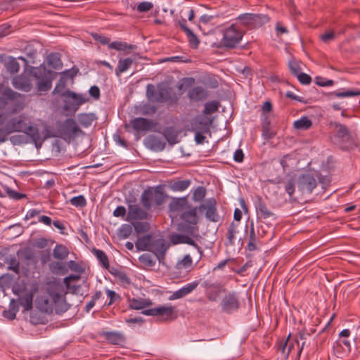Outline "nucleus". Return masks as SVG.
<instances>
[{
  "mask_svg": "<svg viewBox=\"0 0 360 360\" xmlns=\"http://www.w3.org/2000/svg\"><path fill=\"white\" fill-rule=\"evenodd\" d=\"M68 249L62 245H56L53 251V257L59 259H65L68 256Z\"/></svg>",
  "mask_w": 360,
  "mask_h": 360,
  "instance_id": "nucleus-37",
  "label": "nucleus"
},
{
  "mask_svg": "<svg viewBox=\"0 0 360 360\" xmlns=\"http://www.w3.org/2000/svg\"><path fill=\"white\" fill-rule=\"evenodd\" d=\"M142 314L146 316H159L162 321L174 320L177 316L175 307L170 304L146 309L142 311Z\"/></svg>",
  "mask_w": 360,
  "mask_h": 360,
  "instance_id": "nucleus-2",
  "label": "nucleus"
},
{
  "mask_svg": "<svg viewBox=\"0 0 360 360\" xmlns=\"http://www.w3.org/2000/svg\"><path fill=\"white\" fill-rule=\"evenodd\" d=\"M302 84H309L311 82V78L309 75L305 73L300 72L299 75L296 76Z\"/></svg>",
  "mask_w": 360,
  "mask_h": 360,
  "instance_id": "nucleus-62",
  "label": "nucleus"
},
{
  "mask_svg": "<svg viewBox=\"0 0 360 360\" xmlns=\"http://www.w3.org/2000/svg\"><path fill=\"white\" fill-rule=\"evenodd\" d=\"M96 256L99 259V261L102 263L105 268H108L109 266L108 259L105 253L100 250H97L95 251Z\"/></svg>",
  "mask_w": 360,
  "mask_h": 360,
  "instance_id": "nucleus-53",
  "label": "nucleus"
},
{
  "mask_svg": "<svg viewBox=\"0 0 360 360\" xmlns=\"http://www.w3.org/2000/svg\"><path fill=\"white\" fill-rule=\"evenodd\" d=\"M158 95V91H156L155 86L152 84H149L147 86V96L148 98L151 101H156V97Z\"/></svg>",
  "mask_w": 360,
  "mask_h": 360,
  "instance_id": "nucleus-58",
  "label": "nucleus"
},
{
  "mask_svg": "<svg viewBox=\"0 0 360 360\" xmlns=\"http://www.w3.org/2000/svg\"><path fill=\"white\" fill-rule=\"evenodd\" d=\"M93 121L94 117L91 115L80 114L78 115V122L85 127L90 126Z\"/></svg>",
  "mask_w": 360,
  "mask_h": 360,
  "instance_id": "nucleus-43",
  "label": "nucleus"
},
{
  "mask_svg": "<svg viewBox=\"0 0 360 360\" xmlns=\"http://www.w3.org/2000/svg\"><path fill=\"white\" fill-rule=\"evenodd\" d=\"M255 207L257 214L259 217L266 219L274 217V214L269 210L264 202L262 200L261 198H258Z\"/></svg>",
  "mask_w": 360,
  "mask_h": 360,
  "instance_id": "nucleus-23",
  "label": "nucleus"
},
{
  "mask_svg": "<svg viewBox=\"0 0 360 360\" xmlns=\"http://www.w3.org/2000/svg\"><path fill=\"white\" fill-rule=\"evenodd\" d=\"M199 285V281H195L183 286L178 290L172 292L168 297L169 301L181 299L191 293Z\"/></svg>",
  "mask_w": 360,
  "mask_h": 360,
  "instance_id": "nucleus-15",
  "label": "nucleus"
},
{
  "mask_svg": "<svg viewBox=\"0 0 360 360\" xmlns=\"http://www.w3.org/2000/svg\"><path fill=\"white\" fill-rule=\"evenodd\" d=\"M131 226L129 224H124L120 229V236L127 238L131 235Z\"/></svg>",
  "mask_w": 360,
  "mask_h": 360,
  "instance_id": "nucleus-56",
  "label": "nucleus"
},
{
  "mask_svg": "<svg viewBox=\"0 0 360 360\" xmlns=\"http://www.w3.org/2000/svg\"><path fill=\"white\" fill-rule=\"evenodd\" d=\"M186 35L191 46L193 48H197L199 44V40L198 37L193 34L192 31L186 34Z\"/></svg>",
  "mask_w": 360,
  "mask_h": 360,
  "instance_id": "nucleus-60",
  "label": "nucleus"
},
{
  "mask_svg": "<svg viewBox=\"0 0 360 360\" xmlns=\"http://www.w3.org/2000/svg\"><path fill=\"white\" fill-rule=\"evenodd\" d=\"M153 7V4L149 1H143L138 4L137 10L139 12H147L151 10Z\"/></svg>",
  "mask_w": 360,
  "mask_h": 360,
  "instance_id": "nucleus-57",
  "label": "nucleus"
},
{
  "mask_svg": "<svg viewBox=\"0 0 360 360\" xmlns=\"http://www.w3.org/2000/svg\"><path fill=\"white\" fill-rule=\"evenodd\" d=\"M238 223L232 222L228 229L227 231V239L231 245H233L235 243L236 240L238 238Z\"/></svg>",
  "mask_w": 360,
  "mask_h": 360,
  "instance_id": "nucleus-31",
  "label": "nucleus"
},
{
  "mask_svg": "<svg viewBox=\"0 0 360 360\" xmlns=\"http://www.w3.org/2000/svg\"><path fill=\"white\" fill-rule=\"evenodd\" d=\"M210 124L211 121L209 122L204 119L197 118L192 123L193 131L194 132L209 134Z\"/></svg>",
  "mask_w": 360,
  "mask_h": 360,
  "instance_id": "nucleus-25",
  "label": "nucleus"
},
{
  "mask_svg": "<svg viewBox=\"0 0 360 360\" xmlns=\"http://www.w3.org/2000/svg\"><path fill=\"white\" fill-rule=\"evenodd\" d=\"M115 278L118 283L123 286H128L131 284L129 276L123 271H118L115 274Z\"/></svg>",
  "mask_w": 360,
  "mask_h": 360,
  "instance_id": "nucleus-42",
  "label": "nucleus"
},
{
  "mask_svg": "<svg viewBox=\"0 0 360 360\" xmlns=\"http://www.w3.org/2000/svg\"><path fill=\"white\" fill-rule=\"evenodd\" d=\"M64 296V290L61 285H50L46 292L37 298L36 307L46 314L52 313L54 309L57 314L65 312L69 307Z\"/></svg>",
  "mask_w": 360,
  "mask_h": 360,
  "instance_id": "nucleus-1",
  "label": "nucleus"
},
{
  "mask_svg": "<svg viewBox=\"0 0 360 360\" xmlns=\"http://www.w3.org/2000/svg\"><path fill=\"white\" fill-rule=\"evenodd\" d=\"M238 20L243 25L249 27H256L268 22L270 18L267 15L264 14L245 13L240 15Z\"/></svg>",
  "mask_w": 360,
  "mask_h": 360,
  "instance_id": "nucleus-7",
  "label": "nucleus"
},
{
  "mask_svg": "<svg viewBox=\"0 0 360 360\" xmlns=\"http://www.w3.org/2000/svg\"><path fill=\"white\" fill-rule=\"evenodd\" d=\"M21 0H9L2 2L0 5L2 10H11L13 11L17 8Z\"/></svg>",
  "mask_w": 360,
  "mask_h": 360,
  "instance_id": "nucleus-46",
  "label": "nucleus"
},
{
  "mask_svg": "<svg viewBox=\"0 0 360 360\" xmlns=\"http://www.w3.org/2000/svg\"><path fill=\"white\" fill-rule=\"evenodd\" d=\"M153 304L150 299L144 298H132L129 299V307L131 309L140 310L143 309Z\"/></svg>",
  "mask_w": 360,
  "mask_h": 360,
  "instance_id": "nucleus-24",
  "label": "nucleus"
},
{
  "mask_svg": "<svg viewBox=\"0 0 360 360\" xmlns=\"http://www.w3.org/2000/svg\"><path fill=\"white\" fill-rule=\"evenodd\" d=\"M146 144L148 148L155 151H161L165 147V143L155 136H148L146 141Z\"/></svg>",
  "mask_w": 360,
  "mask_h": 360,
  "instance_id": "nucleus-27",
  "label": "nucleus"
},
{
  "mask_svg": "<svg viewBox=\"0 0 360 360\" xmlns=\"http://www.w3.org/2000/svg\"><path fill=\"white\" fill-rule=\"evenodd\" d=\"M134 229L137 232H144L148 229L147 223L137 222L134 224Z\"/></svg>",
  "mask_w": 360,
  "mask_h": 360,
  "instance_id": "nucleus-64",
  "label": "nucleus"
},
{
  "mask_svg": "<svg viewBox=\"0 0 360 360\" xmlns=\"http://www.w3.org/2000/svg\"><path fill=\"white\" fill-rule=\"evenodd\" d=\"M7 264H8V269L13 272L19 273V262L15 257H11L8 259Z\"/></svg>",
  "mask_w": 360,
  "mask_h": 360,
  "instance_id": "nucleus-52",
  "label": "nucleus"
},
{
  "mask_svg": "<svg viewBox=\"0 0 360 360\" xmlns=\"http://www.w3.org/2000/svg\"><path fill=\"white\" fill-rule=\"evenodd\" d=\"M11 84L14 88L25 92H29L32 88L30 79L23 75L15 77L12 79Z\"/></svg>",
  "mask_w": 360,
  "mask_h": 360,
  "instance_id": "nucleus-16",
  "label": "nucleus"
},
{
  "mask_svg": "<svg viewBox=\"0 0 360 360\" xmlns=\"http://www.w3.org/2000/svg\"><path fill=\"white\" fill-rule=\"evenodd\" d=\"M139 262L147 267H152L155 264V261L148 254H143L139 257Z\"/></svg>",
  "mask_w": 360,
  "mask_h": 360,
  "instance_id": "nucleus-45",
  "label": "nucleus"
},
{
  "mask_svg": "<svg viewBox=\"0 0 360 360\" xmlns=\"http://www.w3.org/2000/svg\"><path fill=\"white\" fill-rule=\"evenodd\" d=\"M170 241L173 245L179 243H186L189 245H194V241L187 236L181 234H173L170 236Z\"/></svg>",
  "mask_w": 360,
  "mask_h": 360,
  "instance_id": "nucleus-34",
  "label": "nucleus"
},
{
  "mask_svg": "<svg viewBox=\"0 0 360 360\" xmlns=\"http://www.w3.org/2000/svg\"><path fill=\"white\" fill-rule=\"evenodd\" d=\"M134 60L130 58L120 59L117 67L115 70L116 75L119 76L121 73L126 72L132 65Z\"/></svg>",
  "mask_w": 360,
  "mask_h": 360,
  "instance_id": "nucleus-32",
  "label": "nucleus"
},
{
  "mask_svg": "<svg viewBox=\"0 0 360 360\" xmlns=\"http://www.w3.org/2000/svg\"><path fill=\"white\" fill-rule=\"evenodd\" d=\"M147 217V212L137 205H130L128 208L127 220L143 219Z\"/></svg>",
  "mask_w": 360,
  "mask_h": 360,
  "instance_id": "nucleus-20",
  "label": "nucleus"
},
{
  "mask_svg": "<svg viewBox=\"0 0 360 360\" xmlns=\"http://www.w3.org/2000/svg\"><path fill=\"white\" fill-rule=\"evenodd\" d=\"M181 219L186 224L195 225L198 222V216L197 214V208L192 207L190 205L181 214Z\"/></svg>",
  "mask_w": 360,
  "mask_h": 360,
  "instance_id": "nucleus-18",
  "label": "nucleus"
},
{
  "mask_svg": "<svg viewBox=\"0 0 360 360\" xmlns=\"http://www.w3.org/2000/svg\"><path fill=\"white\" fill-rule=\"evenodd\" d=\"M131 124L136 131H148L153 127V122L148 119L136 117L131 121Z\"/></svg>",
  "mask_w": 360,
  "mask_h": 360,
  "instance_id": "nucleus-17",
  "label": "nucleus"
},
{
  "mask_svg": "<svg viewBox=\"0 0 360 360\" xmlns=\"http://www.w3.org/2000/svg\"><path fill=\"white\" fill-rule=\"evenodd\" d=\"M359 95H360V91H359V90H356V91L349 90V91H345L342 92L335 91V92H332L330 94V96H335L338 98L356 96H359Z\"/></svg>",
  "mask_w": 360,
  "mask_h": 360,
  "instance_id": "nucleus-44",
  "label": "nucleus"
},
{
  "mask_svg": "<svg viewBox=\"0 0 360 360\" xmlns=\"http://www.w3.org/2000/svg\"><path fill=\"white\" fill-rule=\"evenodd\" d=\"M52 86V82L50 79H42L39 81L37 84V89L39 91H47Z\"/></svg>",
  "mask_w": 360,
  "mask_h": 360,
  "instance_id": "nucleus-47",
  "label": "nucleus"
},
{
  "mask_svg": "<svg viewBox=\"0 0 360 360\" xmlns=\"http://www.w3.org/2000/svg\"><path fill=\"white\" fill-rule=\"evenodd\" d=\"M155 98L157 102H165L169 101L171 98L170 89L165 85L160 86Z\"/></svg>",
  "mask_w": 360,
  "mask_h": 360,
  "instance_id": "nucleus-30",
  "label": "nucleus"
},
{
  "mask_svg": "<svg viewBox=\"0 0 360 360\" xmlns=\"http://www.w3.org/2000/svg\"><path fill=\"white\" fill-rule=\"evenodd\" d=\"M153 240V238L151 236H144L138 238L136 242V247L141 251H150L153 248V247H151Z\"/></svg>",
  "mask_w": 360,
  "mask_h": 360,
  "instance_id": "nucleus-26",
  "label": "nucleus"
},
{
  "mask_svg": "<svg viewBox=\"0 0 360 360\" xmlns=\"http://www.w3.org/2000/svg\"><path fill=\"white\" fill-rule=\"evenodd\" d=\"M194 82H195V79L193 78H191V77L184 78L179 82L178 88L181 91H185L187 87L193 85Z\"/></svg>",
  "mask_w": 360,
  "mask_h": 360,
  "instance_id": "nucleus-51",
  "label": "nucleus"
},
{
  "mask_svg": "<svg viewBox=\"0 0 360 360\" xmlns=\"http://www.w3.org/2000/svg\"><path fill=\"white\" fill-rule=\"evenodd\" d=\"M193 259L189 255H186L184 258L178 262L176 264L175 268L181 272L183 271L189 272L192 269Z\"/></svg>",
  "mask_w": 360,
  "mask_h": 360,
  "instance_id": "nucleus-29",
  "label": "nucleus"
},
{
  "mask_svg": "<svg viewBox=\"0 0 360 360\" xmlns=\"http://www.w3.org/2000/svg\"><path fill=\"white\" fill-rule=\"evenodd\" d=\"M108 48L115 49L117 51H125L127 49L134 50L136 48V46L134 45L128 44L125 42L113 41L108 44Z\"/></svg>",
  "mask_w": 360,
  "mask_h": 360,
  "instance_id": "nucleus-36",
  "label": "nucleus"
},
{
  "mask_svg": "<svg viewBox=\"0 0 360 360\" xmlns=\"http://www.w3.org/2000/svg\"><path fill=\"white\" fill-rule=\"evenodd\" d=\"M191 185L190 180H179L172 182L169 184V188L173 191H184L188 188Z\"/></svg>",
  "mask_w": 360,
  "mask_h": 360,
  "instance_id": "nucleus-33",
  "label": "nucleus"
},
{
  "mask_svg": "<svg viewBox=\"0 0 360 360\" xmlns=\"http://www.w3.org/2000/svg\"><path fill=\"white\" fill-rule=\"evenodd\" d=\"M18 311V309L15 304V300L13 299L11 301L9 309L4 311L3 315L5 318L9 320H13L15 318Z\"/></svg>",
  "mask_w": 360,
  "mask_h": 360,
  "instance_id": "nucleus-40",
  "label": "nucleus"
},
{
  "mask_svg": "<svg viewBox=\"0 0 360 360\" xmlns=\"http://www.w3.org/2000/svg\"><path fill=\"white\" fill-rule=\"evenodd\" d=\"M169 245L165 242L163 238H153L152 246L153 248L150 252H153L160 262L165 259V253L169 248Z\"/></svg>",
  "mask_w": 360,
  "mask_h": 360,
  "instance_id": "nucleus-12",
  "label": "nucleus"
},
{
  "mask_svg": "<svg viewBox=\"0 0 360 360\" xmlns=\"http://www.w3.org/2000/svg\"><path fill=\"white\" fill-rule=\"evenodd\" d=\"M24 133L27 134L36 145L38 143L41 144L44 140L46 138H42L38 128L31 122L29 123Z\"/></svg>",
  "mask_w": 360,
  "mask_h": 360,
  "instance_id": "nucleus-21",
  "label": "nucleus"
},
{
  "mask_svg": "<svg viewBox=\"0 0 360 360\" xmlns=\"http://www.w3.org/2000/svg\"><path fill=\"white\" fill-rule=\"evenodd\" d=\"M316 84L320 86H329L333 84V81L331 79H325L321 77H316Z\"/></svg>",
  "mask_w": 360,
  "mask_h": 360,
  "instance_id": "nucleus-61",
  "label": "nucleus"
},
{
  "mask_svg": "<svg viewBox=\"0 0 360 360\" xmlns=\"http://www.w3.org/2000/svg\"><path fill=\"white\" fill-rule=\"evenodd\" d=\"M312 125L311 121L307 117H302L300 120L294 122L293 127L298 130H307Z\"/></svg>",
  "mask_w": 360,
  "mask_h": 360,
  "instance_id": "nucleus-35",
  "label": "nucleus"
},
{
  "mask_svg": "<svg viewBox=\"0 0 360 360\" xmlns=\"http://www.w3.org/2000/svg\"><path fill=\"white\" fill-rule=\"evenodd\" d=\"M206 195V190L202 187H198L193 192V199L195 202L201 201Z\"/></svg>",
  "mask_w": 360,
  "mask_h": 360,
  "instance_id": "nucleus-48",
  "label": "nucleus"
},
{
  "mask_svg": "<svg viewBox=\"0 0 360 360\" xmlns=\"http://www.w3.org/2000/svg\"><path fill=\"white\" fill-rule=\"evenodd\" d=\"M70 203L75 207H84L86 200L83 195H79L70 199Z\"/></svg>",
  "mask_w": 360,
  "mask_h": 360,
  "instance_id": "nucleus-54",
  "label": "nucleus"
},
{
  "mask_svg": "<svg viewBox=\"0 0 360 360\" xmlns=\"http://www.w3.org/2000/svg\"><path fill=\"white\" fill-rule=\"evenodd\" d=\"M316 186V179L311 174H304L298 178V188L303 193H311Z\"/></svg>",
  "mask_w": 360,
  "mask_h": 360,
  "instance_id": "nucleus-9",
  "label": "nucleus"
},
{
  "mask_svg": "<svg viewBox=\"0 0 360 360\" xmlns=\"http://www.w3.org/2000/svg\"><path fill=\"white\" fill-rule=\"evenodd\" d=\"M201 286L205 290L206 298L210 302L218 301L221 295L226 291V289L221 283L209 280L204 281L201 283Z\"/></svg>",
  "mask_w": 360,
  "mask_h": 360,
  "instance_id": "nucleus-5",
  "label": "nucleus"
},
{
  "mask_svg": "<svg viewBox=\"0 0 360 360\" xmlns=\"http://www.w3.org/2000/svg\"><path fill=\"white\" fill-rule=\"evenodd\" d=\"M220 306L223 311L231 313L239 308V301L234 292H229L223 297Z\"/></svg>",
  "mask_w": 360,
  "mask_h": 360,
  "instance_id": "nucleus-10",
  "label": "nucleus"
},
{
  "mask_svg": "<svg viewBox=\"0 0 360 360\" xmlns=\"http://www.w3.org/2000/svg\"><path fill=\"white\" fill-rule=\"evenodd\" d=\"M38 290V284L34 283L32 285L30 290H25L22 295L19 297V302L25 311L30 310L32 308V302L34 293Z\"/></svg>",
  "mask_w": 360,
  "mask_h": 360,
  "instance_id": "nucleus-13",
  "label": "nucleus"
},
{
  "mask_svg": "<svg viewBox=\"0 0 360 360\" xmlns=\"http://www.w3.org/2000/svg\"><path fill=\"white\" fill-rule=\"evenodd\" d=\"M30 122V120L22 115L11 119L7 125V128L10 131L24 132Z\"/></svg>",
  "mask_w": 360,
  "mask_h": 360,
  "instance_id": "nucleus-14",
  "label": "nucleus"
},
{
  "mask_svg": "<svg viewBox=\"0 0 360 360\" xmlns=\"http://www.w3.org/2000/svg\"><path fill=\"white\" fill-rule=\"evenodd\" d=\"M6 67L7 70L12 74L18 72L20 70L19 63H18L16 59L13 57L9 58L6 64Z\"/></svg>",
  "mask_w": 360,
  "mask_h": 360,
  "instance_id": "nucleus-41",
  "label": "nucleus"
},
{
  "mask_svg": "<svg viewBox=\"0 0 360 360\" xmlns=\"http://www.w3.org/2000/svg\"><path fill=\"white\" fill-rule=\"evenodd\" d=\"M304 339V335L302 333L298 334L292 339H290L289 335L286 341L281 345L279 350L285 356H288L294 351L296 352L297 356H300L305 344L304 341H302L300 344V340H303Z\"/></svg>",
  "mask_w": 360,
  "mask_h": 360,
  "instance_id": "nucleus-3",
  "label": "nucleus"
},
{
  "mask_svg": "<svg viewBox=\"0 0 360 360\" xmlns=\"http://www.w3.org/2000/svg\"><path fill=\"white\" fill-rule=\"evenodd\" d=\"M106 338L108 341L113 345H122L124 342V336L118 333H108Z\"/></svg>",
  "mask_w": 360,
  "mask_h": 360,
  "instance_id": "nucleus-39",
  "label": "nucleus"
},
{
  "mask_svg": "<svg viewBox=\"0 0 360 360\" xmlns=\"http://www.w3.org/2000/svg\"><path fill=\"white\" fill-rule=\"evenodd\" d=\"M165 198V195L160 190L147 189L141 194V202L146 209L149 210L153 203L160 205L164 202Z\"/></svg>",
  "mask_w": 360,
  "mask_h": 360,
  "instance_id": "nucleus-4",
  "label": "nucleus"
},
{
  "mask_svg": "<svg viewBox=\"0 0 360 360\" xmlns=\"http://www.w3.org/2000/svg\"><path fill=\"white\" fill-rule=\"evenodd\" d=\"M2 94H3L2 97H4L6 100V98L10 99V100H16L19 97L21 96V95L20 94L13 91L11 89H4Z\"/></svg>",
  "mask_w": 360,
  "mask_h": 360,
  "instance_id": "nucleus-50",
  "label": "nucleus"
},
{
  "mask_svg": "<svg viewBox=\"0 0 360 360\" xmlns=\"http://www.w3.org/2000/svg\"><path fill=\"white\" fill-rule=\"evenodd\" d=\"M243 36V32L240 30L236 25L233 24L225 30L222 43L226 47L233 48L241 41Z\"/></svg>",
  "mask_w": 360,
  "mask_h": 360,
  "instance_id": "nucleus-6",
  "label": "nucleus"
},
{
  "mask_svg": "<svg viewBox=\"0 0 360 360\" xmlns=\"http://www.w3.org/2000/svg\"><path fill=\"white\" fill-rule=\"evenodd\" d=\"M207 96V91L202 86H195L188 93V98L195 101H202L206 98Z\"/></svg>",
  "mask_w": 360,
  "mask_h": 360,
  "instance_id": "nucleus-28",
  "label": "nucleus"
},
{
  "mask_svg": "<svg viewBox=\"0 0 360 360\" xmlns=\"http://www.w3.org/2000/svg\"><path fill=\"white\" fill-rule=\"evenodd\" d=\"M218 108L219 105L217 102H209L205 104L203 112L207 115L211 114L216 112L218 110Z\"/></svg>",
  "mask_w": 360,
  "mask_h": 360,
  "instance_id": "nucleus-55",
  "label": "nucleus"
},
{
  "mask_svg": "<svg viewBox=\"0 0 360 360\" xmlns=\"http://www.w3.org/2000/svg\"><path fill=\"white\" fill-rule=\"evenodd\" d=\"M216 205V200L211 198L200 205L198 209L200 211H205V217L208 220L216 222L219 219Z\"/></svg>",
  "mask_w": 360,
  "mask_h": 360,
  "instance_id": "nucleus-11",
  "label": "nucleus"
},
{
  "mask_svg": "<svg viewBox=\"0 0 360 360\" xmlns=\"http://www.w3.org/2000/svg\"><path fill=\"white\" fill-rule=\"evenodd\" d=\"M64 88L63 84H58L53 91V94H60L61 96L72 100L77 106L81 105L87 101V99L83 95L77 94L70 90H64Z\"/></svg>",
  "mask_w": 360,
  "mask_h": 360,
  "instance_id": "nucleus-8",
  "label": "nucleus"
},
{
  "mask_svg": "<svg viewBox=\"0 0 360 360\" xmlns=\"http://www.w3.org/2000/svg\"><path fill=\"white\" fill-rule=\"evenodd\" d=\"M47 62L49 66L54 69H60L62 67V63L58 53L49 54L47 57Z\"/></svg>",
  "mask_w": 360,
  "mask_h": 360,
  "instance_id": "nucleus-38",
  "label": "nucleus"
},
{
  "mask_svg": "<svg viewBox=\"0 0 360 360\" xmlns=\"http://www.w3.org/2000/svg\"><path fill=\"white\" fill-rule=\"evenodd\" d=\"M186 197L174 198L169 205V209L171 212H183L188 207Z\"/></svg>",
  "mask_w": 360,
  "mask_h": 360,
  "instance_id": "nucleus-19",
  "label": "nucleus"
},
{
  "mask_svg": "<svg viewBox=\"0 0 360 360\" xmlns=\"http://www.w3.org/2000/svg\"><path fill=\"white\" fill-rule=\"evenodd\" d=\"M320 38L324 43H328L335 38V34L333 31H328L321 34Z\"/></svg>",
  "mask_w": 360,
  "mask_h": 360,
  "instance_id": "nucleus-59",
  "label": "nucleus"
},
{
  "mask_svg": "<svg viewBox=\"0 0 360 360\" xmlns=\"http://www.w3.org/2000/svg\"><path fill=\"white\" fill-rule=\"evenodd\" d=\"M301 63L300 61H296L295 60H290L289 62V68L292 74L295 76H297L301 72L302 68L300 65Z\"/></svg>",
  "mask_w": 360,
  "mask_h": 360,
  "instance_id": "nucleus-49",
  "label": "nucleus"
},
{
  "mask_svg": "<svg viewBox=\"0 0 360 360\" xmlns=\"http://www.w3.org/2000/svg\"><path fill=\"white\" fill-rule=\"evenodd\" d=\"M6 192L10 198L15 199V200H20V199L25 197V195L24 194L18 193V192L13 191L8 188H6Z\"/></svg>",
  "mask_w": 360,
  "mask_h": 360,
  "instance_id": "nucleus-63",
  "label": "nucleus"
},
{
  "mask_svg": "<svg viewBox=\"0 0 360 360\" xmlns=\"http://www.w3.org/2000/svg\"><path fill=\"white\" fill-rule=\"evenodd\" d=\"M335 127L337 131V136L338 138L345 141L350 145L354 143L353 136L349 132V129L346 126L336 123L335 124Z\"/></svg>",
  "mask_w": 360,
  "mask_h": 360,
  "instance_id": "nucleus-22",
  "label": "nucleus"
}]
</instances>
